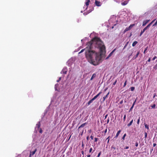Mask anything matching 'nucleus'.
Instances as JSON below:
<instances>
[{
	"label": "nucleus",
	"instance_id": "nucleus-24",
	"mask_svg": "<svg viewBox=\"0 0 157 157\" xmlns=\"http://www.w3.org/2000/svg\"><path fill=\"white\" fill-rule=\"evenodd\" d=\"M128 30H129V29L128 28V27H127L125 28V29L124 30L123 33H125L126 32H127Z\"/></svg>",
	"mask_w": 157,
	"mask_h": 157
},
{
	"label": "nucleus",
	"instance_id": "nucleus-27",
	"mask_svg": "<svg viewBox=\"0 0 157 157\" xmlns=\"http://www.w3.org/2000/svg\"><path fill=\"white\" fill-rule=\"evenodd\" d=\"M144 135H145V138H146L147 137V133L145 132H144Z\"/></svg>",
	"mask_w": 157,
	"mask_h": 157
},
{
	"label": "nucleus",
	"instance_id": "nucleus-17",
	"mask_svg": "<svg viewBox=\"0 0 157 157\" xmlns=\"http://www.w3.org/2000/svg\"><path fill=\"white\" fill-rule=\"evenodd\" d=\"M96 74L95 73L93 75H92V76L90 78V80H92L95 77H96Z\"/></svg>",
	"mask_w": 157,
	"mask_h": 157
},
{
	"label": "nucleus",
	"instance_id": "nucleus-13",
	"mask_svg": "<svg viewBox=\"0 0 157 157\" xmlns=\"http://www.w3.org/2000/svg\"><path fill=\"white\" fill-rule=\"evenodd\" d=\"M40 121L38 122V123L36 124V127L38 128V129H39L40 128Z\"/></svg>",
	"mask_w": 157,
	"mask_h": 157
},
{
	"label": "nucleus",
	"instance_id": "nucleus-33",
	"mask_svg": "<svg viewBox=\"0 0 157 157\" xmlns=\"http://www.w3.org/2000/svg\"><path fill=\"white\" fill-rule=\"evenodd\" d=\"M126 118V115L125 114L124 115V118H123V120H124V121H125Z\"/></svg>",
	"mask_w": 157,
	"mask_h": 157
},
{
	"label": "nucleus",
	"instance_id": "nucleus-10",
	"mask_svg": "<svg viewBox=\"0 0 157 157\" xmlns=\"http://www.w3.org/2000/svg\"><path fill=\"white\" fill-rule=\"evenodd\" d=\"M37 150V149L36 148L34 151L32 152L30 151V154L31 155H33L35 154V152Z\"/></svg>",
	"mask_w": 157,
	"mask_h": 157
},
{
	"label": "nucleus",
	"instance_id": "nucleus-31",
	"mask_svg": "<svg viewBox=\"0 0 157 157\" xmlns=\"http://www.w3.org/2000/svg\"><path fill=\"white\" fill-rule=\"evenodd\" d=\"M127 4V3L126 2H124L121 3V5L123 6H124Z\"/></svg>",
	"mask_w": 157,
	"mask_h": 157
},
{
	"label": "nucleus",
	"instance_id": "nucleus-32",
	"mask_svg": "<svg viewBox=\"0 0 157 157\" xmlns=\"http://www.w3.org/2000/svg\"><path fill=\"white\" fill-rule=\"evenodd\" d=\"M127 82V80H126V81H125V82L124 83V85H123V87H125L126 86V85Z\"/></svg>",
	"mask_w": 157,
	"mask_h": 157
},
{
	"label": "nucleus",
	"instance_id": "nucleus-28",
	"mask_svg": "<svg viewBox=\"0 0 157 157\" xmlns=\"http://www.w3.org/2000/svg\"><path fill=\"white\" fill-rule=\"evenodd\" d=\"M126 133H125V134H124V135H123V137H122V139H123V140H124L125 137L126 136Z\"/></svg>",
	"mask_w": 157,
	"mask_h": 157
},
{
	"label": "nucleus",
	"instance_id": "nucleus-35",
	"mask_svg": "<svg viewBox=\"0 0 157 157\" xmlns=\"http://www.w3.org/2000/svg\"><path fill=\"white\" fill-rule=\"evenodd\" d=\"M155 19L153 20L150 23H149V24H150V26L151 25L152 23L155 21Z\"/></svg>",
	"mask_w": 157,
	"mask_h": 157
},
{
	"label": "nucleus",
	"instance_id": "nucleus-34",
	"mask_svg": "<svg viewBox=\"0 0 157 157\" xmlns=\"http://www.w3.org/2000/svg\"><path fill=\"white\" fill-rule=\"evenodd\" d=\"M136 100H137V99L136 98L135 99V100L134 102L133 103L132 105V106H134V105H135V103H136Z\"/></svg>",
	"mask_w": 157,
	"mask_h": 157
},
{
	"label": "nucleus",
	"instance_id": "nucleus-56",
	"mask_svg": "<svg viewBox=\"0 0 157 157\" xmlns=\"http://www.w3.org/2000/svg\"><path fill=\"white\" fill-rule=\"evenodd\" d=\"M89 139V136H87L86 137V139H87V140H88Z\"/></svg>",
	"mask_w": 157,
	"mask_h": 157
},
{
	"label": "nucleus",
	"instance_id": "nucleus-45",
	"mask_svg": "<svg viewBox=\"0 0 157 157\" xmlns=\"http://www.w3.org/2000/svg\"><path fill=\"white\" fill-rule=\"evenodd\" d=\"M117 82V80H116V81H115V82L113 83V85H115L116 84V83Z\"/></svg>",
	"mask_w": 157,
	"mask_h": 157
},
{
	"label": "nucleus",
	"instance_id": "nucleus-14",
	"mask_svg": "<svg viewBox=\"0 0 157 157\" xmlns=\"http://www.w3.org/2000/svg\"><path fill=\"white\" fill-rule=\"evenodd\" d=\"M121 132V130H119L117 132L116 135V136L114 138H117L118 136L119 135L120 133Z\"/></svg>",
	"mask_w": 157,
	"mask_h": 157
},
{
	"label": "nucleus",
	"instance_id": "nucleus-59",
	"mask_svg": "<svg viewBox=\"0 0 157 157\" xmlns=\"http://www.w3.org/2000/svg\"><path fill=\"white\" fill-rule=\"evenodd\" d=\"M90 155H88L87 156V157H90Z\"/></svg>",
	"mask_w": 157,
	"mask_h": 157
},
{
	"label": "nucleus",
	"instance_id": "nucleus-3",
	"mask_svg": "<svg viewBox=\"0 0 157 157\" xmlns=\"http://www.w3.org/2000/svg\"><path fill=\"white\" fill-rule=\"evenodd\" d=\"M95 4L96 6L99 7L101 6V4L100 2L97 0H95Z\"/></svg>",
	"mask_w": 157,
	"mask_h": 157
},
{
	"label": "nucleus",
	"instance_id": "nucleus-19",
	"mask_svg": "<svg viewBox=\"0 0 157 157\" xmlns=\"http://www.w3.org/2000/svg\"><path fill=\"white\" fill-rule=\"evenodd\" d=\"M133 122V120H132V121L129 123L127 125V126L128 127H129L132 124Z\"/></svg>",
	"mask_w": 157,
	"mask_h": 157
},
{
	"label": "nucleus",
	"instance_id": "nucleus-54",
	"mask_svg": "<svg viewBox=\"0 0 157 157\" xmlns=\"http://www.w3.org/2000/svg\"><path fill=\"white\" fill-rule=\"evenodd\" d=\"M150 61H151V58H150L147 61L148 62H150Z\"/></svg>",
	"mask_w": 157,
	"mask_h": 157
},
{
	"label": "nucleus",
	"instance_id": "nucleus-42",
	"mask_svg": "<svg viewBox=\"0 0 157 157\" xmlns=\"http://www.w3.org/2000/svg\"><path fill=\"white\" fill-rule=\"evenodd\" d=\"M151 107L152 108H155V105L154 104L153 105H152V106H151Z\"/></svg>",
	"mask_w": 157,
	"mask_h": 157
},
{
	"label": "nucleus",
	"instance_id": "nucleus-61",
	"mask_svg": "<svg viewBox=\"0 0 157 157\" xmlns=\"http://www.w3.org/2000/svg\"><path fill=\"white\" fill-rule=\"evenodd\" d=\"M31 155H30H30H29V157H31Z\"/></svg>",
	"mask_w": 157,
	"mask_h": 157
},
{
	"label": "nucleus",
	"instance_id": "nucleus-22",
	"mask_svg": "<svg viewBox=\"0 0 157 157\" xmlns=\"http://www.w3.org/2000/svg\"><path fill=\"white\" fill-rule=\"evenodd\" d=\"M86 48H84V49H82V50L81 51L79 52V53H79V54H80V53H82V52H83L84 51V50H85V53H86Z\"/></svg>",
	"mask_w": 157,
	"mask_h": 157
},
{
	"label": "nucleus",
	"instance_id": "nucleus-52",
	"mask_svg": "<svg viewBox=\"0 0 157 157\" xmlns=\"http://www.w3.org/2000/svg\"><path fill=\"white\" fill-rule=\"evenodd\" d=\"M90 138H91V139L92 140L93 139V136H92L91 135L90 136Z\"/></svg>",
	"mask_w": 157,
	"mask_h": 157
},
{
	"label": "nucleus",
	"instance_id": "nucleus-36",
	"mask_svg": "<svg viewBox=\"0 0 157 157\" xmlns=\"http://www.w3.org/2000/svg\"><path fill=\"white\" fill-rule=\"evenodd\" d=\"M93 150V149L92 147L90 148V150H89V153H90L92 152V151Z\"/></svg>",
	"mask_w": 157,
	"mask_h": 157
},
{
	"label": "nucleus",
	"instance_id": "nucleus-51",
	"mask_svg": "<svg viewBox=\"0 0 157 157\" xmlns=\"http://www.w3.org/2000/svg\"><path fill=\"white\" fill-rule=\"evenodd\" d=\"M156 145V143H154L153 144V146L154 147Z\"/></svg>",
	"mask_w": 157,
	"mask_h": 157
},
{
	"label": "nucleus",
	"instance_id": "nucleus-18",
	"mask_svg": "<svg viewBox=\"0 0 157 157\" xmlns=\"http://www.w3.org/2000/svg\"><path fill=\"white\" fill-rule=\"evenodd\" d=\"M135 24H133L131 25L129 27H128V28L129 29V30H130L132 29V28L134 26Z\"/></svg>",
	"mask_w": 157,
	"mask_h": 157
},
{
	"label": "nucleus",
	"instance_id": "nucleus-4",
	"mask_svg": "<svg viewBox=\"0 0 157 157\" xmlns=\"http://www.w3.org/2000/svg\"><path fill=\"white\" fill-rule=\"evenodd\" d=\"M150 21V20H146L143 21L142 24V25L143 26H145Z\"/></svg>",
	"mask_w": 157,
	"mask_h": 157
},
{
	"label": "nucleus",
	"instance_id": "nucleus-39",
	"mask_svg": "<svg viewBox=\"0 0 157 157\" xmlns=\"http://www.w3.org/2000/svg\"><path fill=\"white\" fill-rule=\"evenodd\" d=\"M98 138H94V141L95 142H96L98 141Z\"/></svg>",
	"mask_w": 157,
	"mask_h": 157
},
{
	"label": "nucleus",
	"instance_id": "nucleus-58",
	"mask_svg": "<svg viewBox=\"0 0 157 157\" xmlns=\"http://www.w3.org/2000/svg\"><path fill=\"white\" fill-rule=\"evenodd\" d=\"M155 93L154 94V96H153V98H155Z\"/></svg>",
	"mask_w": 157,
	"mask_h": 157
},
{
	"label": "nucleus",
	"instance_id": "nucleus-38",
	"mask_svg": "<svg viewBox=\"0 0 157 157\" xmlns=\"http://www.w3.org/2000/svg\"><path fill=\"white\" fill-rule=\"evenodd\" d=\"M157 25V21L155 22L153 25V26H155Z\"/></svg>",
	"mask_w": 157,
	"mask_h": 157
},
{
	"label": "nucleus",
	"instance_id": "nucleus-63",
	"mask_svg": "<svg viewBox=\"0 0 157 157\" xmlns=\"http://www.w3.org/2000/svg\"><path fill=\"white\" fill-rule=\"evenodd\" d=\"M87 150V148H86L85 149V151H86V150Z\"/></svg>",
	"mask_w": 157,
	"mask_h": 157
},
{
	"label": "nucleus",
	"instance_id": "nucleus-1",
	"mask_svg": "<svg viewBox=\"0 0 157 157\" xmlns=\"http://www.w3.org/2000/svg\"><path fill=\"white\" fill-rule=\"evenodd\" d=\"M85 55L93 65H98L101 59V56L105 53V48L100 38L95 37L88 42Z\"/></svg>",
	"mask_w": 157,
	"mask_h": 157
},
{
	"label": "nucleus",
	"instance_id": "nucleus-60",
	"mask_svg": "<svg viewBox=\"0 0 157 157\" xmlns=\"http://www.w3.org/2000/svg\"><path fill=\"white\" fill-rule=\"evenodd\" d=\"M71 136V135H70V136L69 137V139H68V140L69 139H70V138Z\"/></svg>",
	"mask_w": 157,
	"mask_h": 157
},
{
	"label": "nucleus",
	"instance_id": "nucleus-64",
	"mask_svg": "<svg viewBox=\"0 0 157 157\" xmlns=\"http://www.w3.org/2000/svg\"><path fill=\"white\" fill-rule=\"evenodd\" d=\"M124 102H126V101H124Z\"/></svg>",
	"mask_w": 157,
	"mask_h": 157
},
{
	"label": "nucleus",
	"instance_id": "nucleus-12",
	"mask_svg": "<svg viewBox=\"0 0 157 157\" xmlns=\"http://www.w3.org/2000/svg\"><path fill=\"white\" fill-rule=\"evenodd\" d=\"M139 53H140L139 51L138 52L136 55L133 57V59H136L138 57V55L139 54Z\"/></svg>",
	"mask_w": 157,
	"mask_h": 157
},
{
	"label": "nucleus",
	"instance_id": "nucleus-21",
	"mask_svg": "<svg viewBox=\"0 0 157 157\" xmlns=\"http://www.w3.org/2000/svg\"><path fill=\"white\" fill-rule=\"evenodd\" d=\"M145 127L148 130L149 129V125H147V124L144 123V124Z\"/></svg>",
	"mask_w": 157,
	"mask_h": 157
},
{
	"label": "nucleus",
	"instance_id": "nucleus-5",
	"mask_svg": "<svg viewBox=\"0 0 157 157\" xmlns=\"http://www.w3.org/2000/svg\"><path fill=\"white\" fill-rule=\"evenodd\" d=\"M116 48H115L114 49H113L109 55L108 57L106 58V59H108V58L109 57H110L113 55V53L116 50Z\"/></svg>",
	"mask_w": 157,
	"mask_h": 157
},
{
	"label": "nucleus",
	"instance_id": "nucleus-20",
	"mask_svg": "<svg viewBox=\"0 0 157 157\" xmlns=\"http://www.w3.org/2000/svg\"><path fill=\"white\" fill-rule=\"evenodd\" d=\"M138 43V42L137 41H135L133 42L132 44V46L133 47H134Z\"/></svg>",
	"mask_w": 157,
	"mask_h": 157
},
{
	"label": "nucleus",
	"instance_id": "nucleus-29",
	"mask_svg": "<svg viewBox=\"0 0 157 157\" xmlns=\"http://www.w3.org/2000/svg\"><path fill=\"white\" fill-rule=\"evenodd\" d=\"M140 117H139V119H138L137 120V124L139 125V123H140Z\"/></svg>",
	"mask_w": 157,
	"mask_h": 157
},
{
	"label": "nucleus",
	"instance_id": "nucleus-23",
	"mask_svg": "<svg viewBox=\"0 0 157 157\" xmlns=\"http://www.w3.org/2000/svg\"><path fill=\"white\" fill-rule=\"evenodd\" d=\"M107 132V128H106L104 131L103 132V135H106Z\"/></svg>",
	"mask_w": 157,
	"mask_h": 157
},
{
	"label": "nucleus",
	"instance_id": "nucleus-30",
	"mask_svg": "<svg viewBox=\"0 0 157 157\" xmlns=\"http://www.w3.org/2000/svg\"><path fill=\"white\" fill-rule=\"evenodd\" d=\"M147 48H148V47H147L146 48H145V49H144V54H145L147 50Z\"/></svg>",
	"mask_w": 157,
	"mask_h": 157
},
{
	"label": "nucleus",
	"instance_id": "nucleus-15",
	"mask_svg": "<svg viewBox=\"0 0 157 157\" xmlns=\"http://www.w3.org/2000/svg\"><path fill=\"white\" fill-rule=\"evenodd\" d=\"M94 100V99L93 98H92L87 103V104L88 105H90V103H92L93 101Z\"/></svg>",
	"mask_w": 157,
	"mask_h": 157
},
{
	"label": "nucleus",
	"instance_id": "nucleus-40",
	"mask_svg": "<svg viewBox=\"0 0 157 157\" xmlns=\"http://www.w3.org/2000/svg\"><path fill=\"white\" fill-rule=\"evenodd\" d=\"M109 136L107 139H106V140H108V141H107V143H109Z\"/></svg>",
	"mask_w": 157,
	"mask_h": 157
},
{
	"label": "nucleus",
	"instance_id": "nucleus-62",
	"mask_svg": "<svg viewBox=\"0 0 157 157\" xmlns=\"http://www.w3.org/2000/svg\"><path fill=\"white\" fill-rule=\"evenodd\" d=\"M107 89V88H106L105 89V90H104L105 91Z\"/></svg>",
	"mask_w": 157,
	"mask_h": 157
},
{
	"label": "nucleus",
	"instance_id": "nucleus-50",
	"mask_svg": "<svg viewBox=\"0 0 157 157\" xmlns=\"http://www.w3.org/2000/svg\"><path fill=\"white\" fill-rule=\"evenodd\" d=\"M123 100H121L120 102V104H122L123 103Z\"/></svg>",
	"mask_w": 157,
	"mask_h": 157
},
{
	"label": "nucleus",
	"instance_id": "nucleus-41",
	"mask_svg": "<svg viewBox=\"0 0 157 157\" xmlns=\"http://www.w3.org/2000/svg\"><path fill=\"white\" fill-rule=\"evenodd\" d=\"M133 107H134V106L132 105V107H131V108L129 110V111L132 110L133 108Z\"/></svg>",
	"mask_w": 157,
	"mask_h": 157
},
{
	"label": "nucleus",
	"instance_id": "nucleus-25",
	"mask_svg": "<svg viewBox=\"0 0 157 157\" xmlns=\"http://www.w3.org/2000/svg\"><path fill=\"white\" fill-rule=\"evenodd\" d=\"M131 90L132 91H133L135 90V87H132L130 88Z\"/></svg>",
	"mask_w": 157,
	"mask_h": 157
},
{
	"label": "nucleus",
	"instance_id": "nucleus-48",
	"mask_svg": "<svg viewBox=\"0 0 157 157\" xmlns=\"http://www.w3.org/2000/svg\"><path fill=\"white\" fill-rule=\"evenodd\" d=\"M129 148V147L128 146H126L124 148V149H128Z\"/></svg>",
	"mask_w": 157,
	"mask_h": 157
},
{
	"label": "nucleus",
	"instance_id": "nucleus-8",
	"mask_svg": "<svg viewBox=\"0 0 157 157\" xmlns=\"http://www.w3.org/2000/svg\"><path fill=\"white\" fill-rule=\"evenodd\" d=\"M102 93L101 92H100L97 95H96L93 98L94 100H95L96 98H97L99 95Z\"/></svg>",
	"mask_w": 157,
	"mask_h": 157
},
{
	"label": "nucleus",
	"instance_id": "nucleus-47",
	"mask_svg": "<svg viewBox=\"0 0 157 157\" xmlns=\"http://www.w3.org/2000/svg\"><path fill=\"white\" fill-rule=\"evenodd\" d=\"M156 58H157V57L156 56H155L153 58L152 60H155Z\"/></svg>",
	"mask_w": 157,
	"mask_h": 157
},
{
	"label": "nucleus",
	"instance_id": "nucleus-6",
	"mask_svg": "<svg viewBox=\"0 0 157 157\" xmlns=\"http://www.w3.org/2000/svg\"><path fill=\"white\" fill-rule=\"evenodd\" d=\"M67 69L65 68H64L62 70L61 73H63V74H67Z\"/></svg>",
	"mask_w": 157,
	"mask_h": 157
},
{
	"label": "nucleus",
	"instance_id": "nucleus-53",
	"mask_svg": "<svg viewBox=\"0 0 157 157\" xmlns=\"http://www.w3.org/2000/svg\"><path fill=\"white\" fill-rule=\"evenodd\" d=\"M108 116V115L107 114L105 115V119H106L107 118Z\"/></svg>",
	"mask_w": 157,
	"mask_h": 157
},
{
	"label": "nucleus",
	"instance_id": "nucleus-44",
	"mask_svg": "<svg viewBox=\"0 0 157 157\" xmlns=\"http://www.w3.org/2000/svg\"><path fill=\"white\" fill-rule=\"evenodd\" d=\"M61 77H59V80H57V82H59L61 80Z\"/></svg>",
	"mask_w": 157,
	"mask_h": 157
},
{
	"label": "nucleus",
	"instance_id": "nucleus-9",
	"mask_svg": "<svg viewBox=\"0 0 157 157\" xmlns=\"http://www.w3.org/2000/svg\"><path fill=\"white\" fill-rule=\"evenodd\" d=\"M109 92L105 96H104L103 97V101H104L105 99L107 98L108 97V95H109Z\"/></svg>",
	"mask_w": 157,
	"mask_h": 157
},
{
	"label": "nucleus",
	"instance_id": "nucleus-46",
	"mask_svg": "<svg viewBox=\"0 0 157 157\" xmlns=\"http://www.w3.org/2000/svg\"><path fill=\"white\" fill-rule=\"evenodd\" d=\"M39 132L40 133H42V130L41 128H40V130L39 131Z\"/></svg>",
	"mask_w": 157,
	"mask_h": 157
},
{
	"label": "nucleus",
	"instance_id": "nucleus-11",
	"mask_svg": "<svg viewBox=\"0 0 157 157\" xmlns=\"http://www.w3.org/2000/svg\"><path fill=\"white\" fill-rule=\"evenodd\" d=\"M116 148V147L114 145H112L111 147V150L113 151H114L115 150Z\"/></svg>",
	"mask_w": 157,
	"mask_h": 157
},
{
	"label": "nucleus",
	"instance_id": "nucleus-2",
	"mask_svg": "<svg viewBox=\"0 0 157 157\" xmlns=\"http://www.w3.org/2000/svg\"><path fill=\"white\" fill-rule=\"evenodd\" d=\"M150 27V24H148L145 27L143 30H142L140 33V36H141V35L146 30H147L148 28H149Z\"/></svg>",
	"mask_w": 157,
	"mask_h": 157
},
{
	"label": "nucleus",
	"instance_id": "nucleus-16",
	"mask_svg": "<svg viewBox=\"0 0 157 157\" xmlns=\"http://www.w3.org/2000/svg\"><path fill=\"white\" fill-rule=\"evenodd\" d=\"M86 124H87V123L86 122L85 123L82 124L80 126H79V127L78 128V129H79V128H82V127H84L85 126V125Z\"/></svg>",
	"mask_w": 157,
	"mask_h": 157
},
{
	"label": "nucleus",
	"instance_id": "nucleus-7",
	"mask_svg": "<svg viewBox=\"0 0 157 157\" xmlns=\"http://www.w3.org/2000/svg\"><path fill=\"white\" fill-rule=\"evenodd\" d=\"M90 2V0H86L85 4L87 6L86 9H87L89 4V3Z\"/></svg>",
	"mask_w": 157,
	"mask_h": 157
},
{
	"label": "nucleus",
	"instance_id": "nucleus-26",
	"mask_svg": "<svg viewBox=\"0 0 157 157\" xmlns=\"http://www.w3.org/2000/svg\"><path fill=\"white\" fill-rule=\"evenodd\" d=\"M128 43V42L124 46V48H123V50L126 47V46H127Z\"/></svg>",
	"mask_w": 157,
	"mask_h": 157
},
{
	"label": "nucleus",
	"instance_id": "nucleus-55",
	"mask_svg": "<svg viewBox=\"0 0 157 157\" xmlns=\"http://www.w3.org/2000/svg\"><path fill=\"white\" fill-rule=\"evenodd\" d=\"M81 153H82V155H84V151H81Z\"/></svg>",
	"mask_w": 157,
	"mask_h": 157
},
{
	"label": "nucleus",
	"instance_id": "nucleus-37",
	"mask_svg": "<svg viewBox=\"0 0 157 157\" xmlns=\"http://www.w3.org/2000/svg\"><path fill=\"white\" fill-rule=\"evenodd\" d=\"M101 151H100L99 153H98L97 156V157H99L100 155H101Z\"/></svg>",
	"mask_w": 157,
	"mask_h": 157
},
{
	"label": "nucleus",
	"instance_id": "nucleus-49",
	"mask_svg": "<svg viewBox=\"0 0 157 157\" xmlns=\"http://www.w3.org/2000/svg\"><path fill=\"white\" fill-rule=\"evenodd\" d=\"M109 118H108V119L107 120V124L109 123Z\"/></svg>",
	"mask_w": 157,
	"mask_h": 157
},
{
	"label": "nucleus",
	"instance_id": "nucleus-43",
	"mask_svg": "<svg viewBox=\"0 0 157 157\" xmlns=\"http://www.w3.org/2000/svg\"><path fill=\"white\" fill-rule=\"evenodd\" d=\"M138 146V143L137 142H136L135 143V146L137 147Z\"/></svg>",
	"mask_w": 157,
	"mask_h": 157
},
{
	"label": "nucleus",
	"instance_id": "nucleus-57",
	"mask_svg": "<svg viewBox=\"0 0 157 157\" xmlns=\"http://www.w3.org/2000/svg\"><path fill=\"white\" fill-rule=\"evenodd\" d=\"M82 147H84V144H83V142H82Z\"/></svg>",
	"mask_w": 157,
	"mask_h": 157
}]
</instances>
